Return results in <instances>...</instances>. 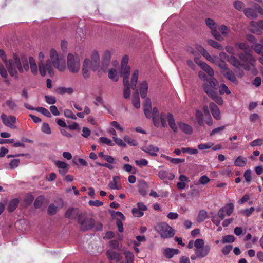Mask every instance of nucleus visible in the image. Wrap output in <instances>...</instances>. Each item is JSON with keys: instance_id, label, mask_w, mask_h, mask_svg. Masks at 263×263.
I'll list each match as a JSON object with an SVG mask.
<instances>
[{"instance_id": "nucleus-49", "label": "nucleus", "mask_w": 263, "mask_h": 263, "mask_svg": "<svg viewBox=\"0 0 263 263\" xmlns=\"http://www.w3.org/2000/svg\"><path fill=\"white\" fill-rule=\"evenodd\" d=\"M219 91L221 95H223L225 93L228 95L231 93V91L229 90L228 87L224 84H220Z\"/></svg>"}, {"instance_id": "nucleus-5", "label": "nucleus", "mask_w": 263, "mask_h": 263, "mask_svg": "<svg viewBox=\"0 0 263 263\" xmlns=\"http://www.w3.org/2000/svg\"><path fill=\"white\" fill-rule=\"evenodd\" d=\"M218 82L213 77H209V79L202 85L204 91L209 97H213L215 92L218 88Z\"/></svg>"}, {"instance_id": "nucleus-61", "label": "nucleus", "mask_w": 263, "mask_h": 263, "mask_svg": "<svg viewBox=\"0 0 263 263\" xmlns=\"http://www.w3.org/2000/svg\"><path fill=\"white\" fill-rule=\"evenodd\" d=\"M55 165L56 166L59 168V169H65L68 168V164L63 161H57L55 162Z\"/></svg>"}, {"instance_id": "nucleus-20", "label": "nucleus", "mask_w": 263, "mask_h": 263, "mask_svg": "<svg viewBox=\"0 0 263 263\" xmlns=\"http://www.w3.org/2000/svg\"><path fill=\"white\" fill-rule=\"evenodd\" d=\"M222 74L223 76L230 81L233 83L237 82L236 77L234 72L229 68L224 71H221Z\"/></svg>"}, {"instance_id": "nucleus-52", "label": "nucleus", "mask_w": 263, "mask_h": 263, "mask_svg": "<svg viewBox=\"0 0 263 263\" xmlns=\"http://www.w3.org/2000/svg\"><path fill=\"white\" fill-rule=\"evenodd\" d=\"M20 163V160L19 159H12L9 163L10 168L12 170L16 168L19 165Z\"/></svg>"}, {"instance_id": "nucleus-50", "label": "nucleus", "mask_w": 263, "mask_h": 263, "mask_svg": "<svg viewBox=\"0 0 263 263\" xmlns=\"http://www.w3.org/2000/svg\"><path fill=\"white\" fill-rule=\"evenodd\" d=\"M209 97L215 101L218 105H222L223 104V101L222 97L218 96L217 92H215L213 97Z\"/></svg>"}, {"instance_id": "nucleus-54", "label": "nucleus", "mask_w": 263, "mask_h": 263, "mask_svg": "<svg viewBox=\"0 0 263 263\" xmlns=\"http://www.w3.org/2000/svg\"><path fill=\"white\" fill-rule=\"evenodd\" d=\"M219 30L224 36L227 37L228 36L229 30L227 26L222 25L219 27Z\"/></svg>"}, {"instance_id": "nucleus-40", "label": "nucleus", "mask_w": 263, "mask_h": 263, "mask_svg": "<svg viewBox=\"0 0 263 263\" xmlns=\"http://www.w3.org/2000/svg\"><path fill=\"white\" fill-rule=\"evenodd\" d=\"M208 44L214 48L222 50L223 49L222 46L218 42L213 40L212 39L208 40L207 41Z\"/></svg>"}, {"instance_id": "nucleus-21", "label": "nucleus", "mask_w": 263, "mask_h": 263, "mask_svg": "<svg viewBox=\"0 0 263 263\" xmlns=\"http://www.w3.org/2000/svg\"><path fill=\"white\" fill-rule=\"evenodd\" d=\"M195 62L197 63L201 68L204 70L203 72H206L210 77H212L214 76V71L212 69V68L209 66L206 63L204 62H200L199 63H197V62L195 60Z\"/></svg>"}, {"instance_id": "nucleus-10", "label": "nucleus", "mask_w": 263, "mask_h": 263, "mask_svg": "<svg viewBox=\"0 0 263 263\" xmlns=\"http://www.w3.org/2000/svg\"><path fill=\"white\" fill-rule=\"evenodd\" d=\"M83 211H80L78 208L69 207L65 213V217L66 218L74 220L77 218L79 220V215Z\"/></svg>"}, {"instance_id": "nucleus-6", "label": "nucleus", "mask_w": 263, "mask_h": 263, "mask_svg": "<svg viewBox=\"0 0 263 263\" xmlns=\"http://www.w3.org/2000/svg\"><path fill=\"white\" fill-rule=\"evenodd\" d=\"M139 71L137 70L134 71L132 74L131 79V84L129 81L127 83H123L124 85L123 96L125 99L129 98L130 96V88L136 90V84L138 79Z\"/></svg>"}, {"instance_id": "nucleus-48", "label": "nucleus", "mask_w": 263, "mask_h": 263, "mask_svg": "<svg viewBox=\"0 0 263 263\" xmlns=\"http://www.w3.org/2000/svg\"><path fill=\"white\" fill-rule=\"evenodd\" d=\"M244 178L245 180L247 182L248 184H250L252 180V175H251V171L250 169L247 170L243 174Z\"/></svg>"}, {"instance_id": "nucleus-41", "label": "nucleus", "mask_w": 263, "mask_h": 263, "mask_svg": "<svg viewBox=\"0 0 263 263\" xmlns=\"http://www.w3.org/2000/svg\"><path fill=\"white\" fill-rule=\"evenodd\" d=\"M160 235L164 239H167L174 236L175 233L174 231H160Z\"/></svg>"}, {"instance_id": "nucleus-34", "label": "nucleus", "mask_w": 263, "mask_h": 263, "mask_svg": "<svg viewBox=\"0 0 263 263\" xmlns=\"http://www.w3.org/2000/svg\"><path fill=\"white\" fill-rule=\"evenodd\" d=\"M125 263H133L134 261V255L130 251H125ZM120 263H124L123 261H120Z\"/></svg>"}, {"instance_id": "nucleus-27", "label": "nucleus", "mask_w": 263, "mask_h": 263, "mask_svg": "<svg viewBox=\"0 0 263 263\" xmlns=\"http://www.w3.org/2000/svg\"><path fill=\"white\" fill-rule=\"evenodd\" d=\"M214 61V62H213V63H215L217 66L221 68L222 71L226 70L229 68L225 61L221 60L219 58H215Z\"/></svg>"}, {"instance_id": "nucleus-31", "label": "nucleus", "mask_w": 263, "mask_h": 263, "mask_svg": "<svg viewBox=\"0 0 263 263\" xmlns=\"http://www.w3.org/2000/svg\"><path fill=\"white\" fill-rule=\"evenodd\" d=\"M198 50L207 60L211 62H214V60L215 58L212 57L203 47L200 46Z\"/></svg>"}, {"instance_id": "nucleus-30", "label": "nucleus", "mask_w": 263, "mask_h": 263, "mask_svg": "<svg viewBox=\"0 0 263 263\" xmlns=\"http://www.w3.org/2000/svg\"><path fill=\"white\" fill-rule=\"evenodd\" d=\"M247 162V158L243 156H240L238 157L234 161V164L236 166L243 167Z\"/></svg>"}, {"instance_id": "nucleus-45", "label": "nucleus", "mask_w": 263, "mask_h": 263, "mask_svg": "<svg viewBox=\"0 0 263 263\" xmlns=\"http://www.w3.org/2000/svg\"><path fill=\"white\" fill-rule=\"evenodd\" d=\"M205 24L206 26L211 29V30L217 28L216 24L215 22L211 18H207L205 20Z\"/></svg>"}, {"instance_id": "nucleus-36", "label": "nucleus", "mask_w": 263, "mask_h": 263, "mask_svg": "<svg viewBox=\"0 0 263 263\" xmlns=\"http://www.w3.org/2000/svg\"><path fill=\"white\" fill-rule=\"evenodd\" d=\"M29 63L30 65V69L32 72L34 74H36L37 73V67L36 62L32 57H29L28 63Z\"/></svg>"}, {"instance_id": "nucleus-11", "label": "nucleus", "mask_w": 263, "mask_h": 263, "mask_svg": "<svg viewBox=\"0 0 263 263\" xmlns=\"http://www.w3.org/2000/svg\"><path fill=\"white\" fill-rule=\"evenodd\" d=\"M100 57L97 51L92 52L90 60L89 65L91 69L93 71L97 70L100 67Z\"/></svg>"}, {"instance_id": "nucleus-62", "label": "nucleus", "mask_w": 263, "mask_h": 263, "mask_svg": "<svg viewBox=\"0 0 263 263\" xmlns=\"http://www.w3.org/2000/svg\"><path fill=\"white\" fill-rule=\"evenodd\" d=\"M114 141L119 146L126 147V143L120 138L116 137H113Z\"/></svg>"}, {"instance_id": "nucleus-2", "label": "nucleus", "mask_w": 263, "mask_h": 263, "mask_svg": "<svg viewBox=\"0 0 263 263\" xmlns=\"http://www.w3.org/2000/svg\"><path fill=\"white\" fill-rule=\"evenodd\" d=\"M236 46L244 50V52L238 54L239 58L241 62L234 55H231L228 59V61L238 69L241 67L245 70L249 71L251 69V67L255 66L256 62L254 57L246 52L249 49V46L246 43L243 42L236 43Z\"/></svg>"}, {"instance_id": "nucleus-39", "label": "nucleus", "mask_w": 263, "mask_h": 263, "mask_svg": "<svg viewBox=\"0 0 263 263\" xmlns=\"http://www.w3.org/2000/svg\"><path fill=\"white\" fill-rule=\"evenodd\" d=\"M58 209L53 203L49 205L47 209V213L48 215L52 216L55 215L58 212Z\"/></svg>"}, {"instance_id": "nucleus-26", "label": "nucleus", "mask_w": 263, "mask_h": 263, "mask_svg": "<svg viewBox=\"0 0 263 263\" xmlns=\"http://www.w3.org/2000/svg\"><path fill=\"white\" fill-rule=\"evenodd\" d=\"M148 91V84L146 81H143L140 84V93L142 98H146Z\"/></svg>"}, {"instance_id": "nucleus-47", "label": "nucleus", "mask_w": 263, "mask_h": 263, "mask_svg": "<svg viewBox=\"0 0 263 263\" xmlns=\"http://www.w3.org/2000/svg\"><path fill=\"white\" fill-rule=\"evenodd\" d=\"M211 33L215 39L218 41H221L223 40V36L221 34L217 31V28L211 30Z\"/></svg>"}, {"instance_id": "nucleus-28", "label": "nucleus", "mask_w": 263, "mask_h": 263, "mask_svg": "<svg viewBox=\"0 0 263 263\" xmlns=\"http://www.w3.org/2000/svg\"><path fill=\"white\" fill-rule=\"evenodd\" d=\"M245 15L249 18H256L257 16L256 13V9H253L252 8H247L243 10Z\"/></svg>"}, {"instance_id": "nucleus-25", "label": "nucleus", "mask_w": 263, "mask_h": 263, "mask_svg": "<svg viewBox=\"0 0 263 263\" xmlns=\"http://www.w3.org/2000/svg\"><path fill=\"white\" fill-rule=\"evenodd\" d=\"M132 102H133V105L136 108H140V102L139 92L138 89H136V91L133 93Z\"/></svg>"}, {"instance_id": "nucleus-3", "label": "nucleus", "mask_w": 263, "mask_h": 263, "mask_svg": "<svg viewBox=\"0 0 263 263\" xmlns=\"http://www.w3.org/2000/svg\"><path fill=\"white\" fill-rule=\"evenodd\" d=\"M6 67L9 75L15 79L18 77V72L23 73L24 70L27 71L29 69L28 59L24 56L20 58L16 54L6 63Z\"/></svg>"}, {"instance_id": "nucleus-14", "label": "nucleus", "mask_w": 263, "mask_h": 263, "mask_svg": "<svg viewBox=\"0 0 263 263\" xmlns=\"http://www.w3.org/2000/svg\"><path fill=\"white\" fill-rule=\"evenodd\" d=\"M1 119L5 125L9 127H12L13 123H15L16 118L13 116L7 117L5 114H3L1 116Z\"/></svg>"}, {"instance_id": "nucleus-43", "label": "nucleus", "mask_w": 263, "mask_h": 263, "mask_svg": "<svg viewBox=\"0 0 263 263\" xmlns=\"http://www.w3.org/2000/svg\"><path fill=\"white\" fill-rule=\"evenodd\" d=\"M108 77L114 81H117L118 80L119 77L117 74L116 69L112 68L108 71Z\"/></svg>"}, {"instance_id": "nucleus-23", "label": "nucleus", "mask_w": 263, "mask_h": 263, "mask_svg": "<svg viewBox=\"0 0 263 263\" xmlns=\"http://www.w3.org/2000/svg\"><path fill=\"white\" fill-rule=\"evenodd\" d=\"M158 176L162 180L168 179L170 180H172L175 177V176L173 174L164 170L159 171L158 174Z\"/></svg>"}, {"instance_id": "nucleus-64", "label": "nucleus", "mask_w": 263, "mask_h": 263, "mask_svg": "<svg viewBox=\"0 0 263 263\" xmlns=\"http://www.w3.org/2000/svg\"><path fill=\"white\" fill-rule=\"evenodd\" d=\"M194 246L197 249H200L201 248L204 247V241L202 239H196Z\"/></svg>"}, {"instance_id": "nucleus-55", "label": "nucleus", "mask_w": 263, "mask_h": 263, "mask_svg": "<svg viewBox=\"0 0 263 263\" xmlns=\"http://www.w3.org/2000/svg\"><path fill=\"white\" fill-rule=\"evenodd\" d=\"M250 145L252 147L261 146L263 145V139L258 138L256 140H254L250 143Z\"/></svg>"}, {"instance_id": "nucleus-63", "label": "nucleus", "mask_w": 263, "mask_h": 263, "mask_svg": "<svg viewBox=\"0 0 263 263\" xmlns=\"http://www.w3.org/2000/svg\"><path fill=\"white\" fill-rule=\"evenodd\" d=\"M46 102L49 104H54L56 102L55 98L52 96L46 95L45 96Z\"/></svg>"}, {"instance_id": "nucleus-32", "label": "nucleus", "mask_w": 263, "mask_h": 263, "mask_svg": "<svg viewBox=\"0 0 263 263\" xmlns=\"http://www.w3.org/2000/svg\"><path fill=\"white\" fill-rule=\"evenodd\" d=\"M155 230H174L172 227L165 222H159L155 227Z\"/></svg>"}, {"instance_id": "nucleus-13", "label": "nucleus", "mask_w": 263, "mask_h": 263, "mask_svg": "<svg viewBox=\"0 0 263 263\" xmlns=\"http://www.w3.org/2000/svg\"><path fill=\"white\" fill-rule=\"evenodd\" d=\"M106 255L108 260H115L117 263L120 262L122 259L120 254L112 250H108Z\"/></svg>"}, {"instance_id": "nucleus-19", "label": "nucleus", "mask_w": 263, "mask_h": 263, "mask_svg": "<svg viewBox=\"0 0 263 263\" xmlns=\"http://www.w3.org/2000/svg\"><path fill=\"white\" fill-rule=\"evenodd\" d=\"M121 75L123 78V83H127L128 81L130 67L128 66H121Z\"/></svg>"}, {"instance_id": "nucleus-1", "label": "nucleus", "mask_w": 263, "mask_h": 263, "mask_svg": "<svg viewBox=\"0 0 263 263\" xmlns=\"http://www.w3.org/2000/svg\"><path fill=\"white\" fill-rule=\"evenodd\" d=\"M44 57L43 53L42 52H40L39 54V59L40 62L39 63V69L40 73L42 76H45L47 71H48L50 76L53 74L54 72L51 63L54 68L59 69V70L61 71H63L66 69L64 57L62 55H59L55 49H52L50 50V59H48L45 64L42 62Z\"/></svg>"}, {"instance_id": "nucleus-9", "label": "nucleus", "mask_w": 263, "mask_h": 263, "mask_svg": "<svg viewBox=\"0 0 263 263\" xmlns=\"http://www.w3.org/2000/svg\"><path fill=\"white\" fill-rule=\"evenodd\" d=\"M67 67L71 73H77L80 68V62L78 57H74L72 53L67 56Z\"/></svg>"}, {"instance_id": "nucleus-15", "label": "nucleus", "mask_w": 263, "mask_h": 263, "mask_svg": "<svg viewBox=\"0 0 263 263\" xmlns=\"http://www.w3.org/2000/svg\"><path fill=\"white\" fill-rule=\"evenodd\" d=\"M209 107L213 117L216 120H220V111L218 106L214 103L211 102L209 104Z\"/></svg>"}, {"instance_id": "nucleus-51", "label": "nucleus", "mask_w": 263, "mask_h": 263, "mask_svg": "<svg viewBox=\"0 0 263 263\" xmlns=\"http://www.w3.org/2000/svg\"><path fill=\"white\" fill-rule=\"evenodd\" d=\"M124 139V141L130 146H137L138 144L137 142L135 140L131 138L129 136H125Z\"/></svg>"}, {"instance_id": "nucleus-35", "label": "nucleus", "mask_w": 263, "mask_h": 263, "mask_svg": "<svg viewBox=\"0 0 263 263\" xmlns=\"http://www.w3.org/2000/svg\"><path fill=\"white\" fill-rule=\"evenodd\" d=\"M203 115L201 110H197L196 111L195 117L198 124L200 126H204Z\"/></svg>"}, {"instance_id": "nucleus-29", "label": "nucleus", "mask_w": 263, "mask_h": 263, "mask_svg": "<svg viewBox=\"0 0 263 263\" xmlns=\"http://www.w3.org/2000/svg\"><path fill=\"white\" fill-rule=\"evenodd\" d=\"M19 203V200L17 198H14L11 200L9 203L7 210L9 212H13L17 206H18Z\"/></svg>"}, {"instance_id": "nucleus-59", "label": "nucleus", "mask_w": 263, "mask_h": 263, "mask_svg": "<svg viewBox=\"0 0 263 263\" xmlns=\"http://www.w3.org/2000/svg\"><path fill=\"white\" fill-rule=\"evenodd\" d=\"M41 130L42 132L47 134H51V130L49 124L47 123H44L42 126Z\"/></svg>"}, {"instance_id": "nucleus-33", "label": "nucleus", "mask_w": 263, "mask_h": 263, "mask_svg": "<svg viewBox=\"0 0 263 263\" xmlns=\"http://www.w3.org/2000/svg\"><path fill=\"white\" fill-rule=\"evenodd\" d=\"M147 185L145 181H141L138 186V191L139 193L145 196L147 194Z\"/></svg>"}, {"instance_id": "nucleus-12", "label": "nucleus", "mask_w": 263, "mask_h": 263, "mask_svg": "<svg viewBox=\"0 0 263 263\" xmlns=\"http://www.w3.org/2000/svg\"><path fill=\"white\" fill-rule=\"evenodd\" d=\"M211 250V246L209 245H205L204 247L200 249L195 250V253L196 256L200 258L206 257Z\"/></svg>"}, {"instance_id": "nucleus-4", "label": "nucleus", "mask_w": 263, "mask_h": 263, "mask_svg": "<svg viewBox=\"0 0 263 263\" xmlns=\"http://www.w3.org/2000/svg\"><path fill=\"white\" fill-rule=\"evenodd\" d=\"M78 223L85 230L92 229L94 227L96 230H101L103 226L100 222H96L94 219L88 215L86 211H83L79 215Z\"/></svg>"}, {"instance_id": "nucleus-8", "label": "nucleus", "mask_w": 263, "mask_h": 263, "mask_svg": "<svg viewBox=\"0 0 263 263\" xmlns=\"http://www.w3.org/2000/svg\"><path fill=\"white\" fill-rule=\"evenodd\" d=\"M167 119L168 125L170 128L173 130L174 132L177 133L178 132V127L175 123V119L172 114L168 113L166 115L163 112L160 114V121L161 125L163 127H167V123L166 119Z\"/></svg>"}, {"instance_id": "nucleus-57", "label": "nucleus", "mask_w": 263, "mask_h": 263, "mask_svg": "<svg viewBox=\"0 0 263 263\" xmlns=\"http://www.w3.org/2000/svg\"><path fill=\"white\" fill-rule=\"evenodd\" d=\"M33 200V196L31 193H29L26 196L24 201L27 205H30L32 203Z\"/></svg>"}, {"instance_id": "nucleus-16", "label": "nucleus", "mask_w": 263, "mask_h": 263, "mask_svg": "<svg viewBox=\"0 0 263 263\" xmlns=\"http://www.w3.org/2000/svg\"><path fill=\"white\" fill-rule=\"evenodd\" d=\"M111 54L109 51H106L104 52L102 57V66L101 69L105 70L107 69L109 64L110 62Z\"/></svg>"}, {"instance_id": "nucleus-60", "label": "nucleus", "mask_w": 263, "mask_h": 263, "mask_svg": "<svg viewBox=\"0 0 263 263\" xmlns=\"http://www.w3.org/2000/svg\"><path fill=\"white\" fill-rule=\"evenodd\" d=\"M64 116L68 118L76 120L77 119L76 116L73 114V112L69 109H65L64 111Z\"/></svg>"}, {"instance_id": "nucleus-44", "label": "nucleus", "mask_w": 263, "mask_h": 263, "mask_svg": "<svg viewBox=\"0 0 263 263\" xmlns=\"http://www.w3.org/2000/svg\"><path fill=\"white\" fill-rule=\"evenodd\" d=\"M233 6L236 9L239 11L244 10L245 9V5L243 3L240 1H234Z\"/></svg>"}, {"instance_id": "nucleus-22", "label": "nucleus", "mask_w": 263, "mask_h": 263, "mask_svg": "<svg viewBox=\"0 0 263 263\" xmlns=\"http://www.w3.org/2000/svg\"><path fill=\"white\" fill-rule=\"evenodd\" d=\"M142 150L149 154L151 156L155 157L157 155L156 152H158L159 149L157 146L149 145L142 148Z\"/></svg>"}, {"instance_id": "nucleus-56", "label": "nucleus", "mask_w": 263, "mask_h": 263, "mask_svg": "<svg viewBox=\"0 0 263 263\" xmlns=\"http://www.w3.org/2000/svg\"><path fill=\"white\" fill-rule=\"evenodd\" d=\"M99 142L102 143H105L107 144L109 146H114V144L111 142V141L105 137H101L99 138Z\"/></svg>"}, {"instance_id": "nucleus-37", "label": "nucleus", "mask_w": 263, "mask_h": 263, "mask_svg": "<svg viewBox=\"0 0 263 263\" xmlns=\"http://www.w3.org/2000/svg\"><path fill=\"white\" fill-rule=\"evenodd\" d=\"M45 200L44 196L43 195H40L38 196L35 200L34 202V206L35 209H39L40 208L43 202Z\"/></svg>"}, {"instance_id": "nucleus-58", "label": "nucleus", "mask_w": 263, "mask_h": 263, "mask_svg": "<svg viewBox=\"0 0 263 263\" xmlns=\"http://www.w3.org/2000/svg\"><path fill=\"white\" fill-rule=\"evenodd\" d=\"M235 237L232 235H227L223 237L222 243H232L235 241Z\"/></svg>"}, {"instance_id": "nucleus-18", "label": "nucleus", "mask_w": 263, "mask_h": 263, "mask_svg": "<svg viewBox=\"0 0 263 263\" xmlns=\"http://www.w3.org/2000/svg\"><path fill=\"white\" fill-rule=\"evenodd\" d=\"M178 125L180 130L187 135H191L193 133V128L190 125L182 122L178 123Z\"/></svg>"}, {"instance_id": "nucleus-17", "label": "nucleus", "mask_w": 263, "mask_h": 263, "mask_svg": "<svg viewBox=\"0 0 263 263\" xmlns=\"http://www.w3.org/2000/svg\"><path fill=\"white\" fill-rule=\"evenodd\" d=\"M90 60L86 59L83 64L82 74L84 78L88 79L90 77L89 69H91L89 65Z\"/></svg>"}, {"instance_id": "nucleus-46", "label": "nucleus", "mask_w": 263, "mask_h": 263, "mask_svg": "<svg viewBox=\"0 0 263 263\" xmlns=\"http://www.w3.org/2000/svg\"><path fill=\"white\" fill-rule=\"evenodd\" d=\"M36 110L43 115H44L45 117L50 118L51 117L50 112L45 108L42 107H39L36 108Z\"/></svg>"}, {"instance_id": "nucleus-24", "label": "nucleus", "mask_w": 263, "mask_h": 263, "mask_svg": "<svg viewBox=\"0 0 263 263\" xmlns=\"http://www.w3.org/2000/svg\"><path fill=\"white\" fill-rule=\"evenodd\" d=\"M163 253L165 257L170 259L172 258L175 254H178L179 250L178 249L167 248L163 250Z\"/></svg>"}, {"instance_id": "nucleus-7", "label": "nucleus", "mask_w": 263, "mask_h": 263, "mask_svg": "<svg viewBox=\"0 0 263 263\" xmlns=\"http://www.w3.org/2000/svg\"><path fill=\"white\" fill-rule=\"evenodd\" d=\"M234 209V205L233 203H227L224 206L221 207L217 213L218 217L219 220H213V221L217 226L219 224L220 221L224 219L226 216H229L233 213Z\"/></svg>"}, {"instance_id": "nucleus-53", "label": "nucleus", "mask_w": 263, "mask_h": 263, "mask_svg": "<svg viewBox=\"0 0 263 263\" xmlns=\"http://www.w3.org/2000/svg\"><path fill=\"white\" fill-rule=\"evenodd\" d=\"M182 152L183 153H189L190 154L195 155L198 153V150L195 148L187 147V148H182Z\"/></svg>"}, {"instance_id": "nucleus-42", "label": "nucleus", "mask_w": 263, "mask_h": 263, "mask_svg": "<svg viewBox=\"0 0 263 263\" xmlns=\"http://www.w3.org/2000/svg\"><path fill=\"white\" fill-rule=\"evenodd\" d=\"M165 159L174 164H179L180 163H183L185 161L184 159L180 158H173L168 156H165Z\"/></svg>"}, {"instance_id": "nucleus-38", "label": "nucleus", "mask_w": 263, "mask_h": 263, "mask_svg": "<svg viewBox=\"0 0 263 263\" xmlns=\"http://www.w3.org/2000/svg\"><path fill=\"white\" fill-rule=\"evenodd\" d=\"M207 212L204 210H201L199 211L197 217V221L198 222H201L203 221L207 218Z\"/></svg>"}]
</instances>
